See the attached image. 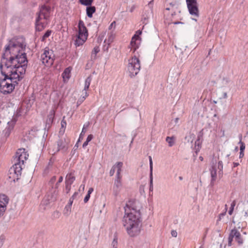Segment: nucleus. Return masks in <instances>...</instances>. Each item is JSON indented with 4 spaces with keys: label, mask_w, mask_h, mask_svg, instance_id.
Masks as SVG:
<instances>
[{
    "label": "nucleus",
    "mask_w": 248,
    "mask_h": 248,
    "mask_svg": "<svg viewBox=\"0 0 248 248\" xmlns=\"http://www.w3.org/2000/svg\"><path fill=\"white\" fill-rule=\"evenodd\" d=\"M148 19V17L146 18L145 17H144L143 18H142V20L143 21V24H147V22H146V20L147 19Z\"/></svg>",
    "instance_id": "52"
},
{
    "label": "nucleus",
    "mask_w": 248,
    "mask_h": 248,
    "mask_svg": "<svg viewBox=\"0 0 248 248\" xmlns=\"http://www.w3.org/2000/svg\"><path fill=\"white\" fill-rule=\"evenodd\" d=\"M51 33V31L50 30H47L45 33L44 34V35L42 36V38L41 39V41L44 42L46 40V39L48 38Z\"/></svg>",
    "instance_id": "30"
},
{
    "label": "nucleus",
    "mask_w": 248,
    "mask_h": 248,
    "mask_svg": "<svg viewBox=\"0 0 248 248\" xmlns=\"http://www.w3.org/2000/svg\"><path fill=\"white\" fill-rule=\"evenodd\" d=\"M233 164H234V167H235L239 165V163H234Z\"/></svg>",
    "instance_id": "61"
},
{
    "label": "nucleus",
    "mask_w": 248,
    "mask_h": 248,
    "mask_svg": "<svg viewBox=\"0 0 248 248\" xmlns=\"http://www.w3.org/2000/svg\"><path fill=\"white\" fill-rule=\"evenodd\" d=\"M83 101H84L85 99H86V97L85 96H84L83 95L81 96L80 97Z\"/></svg>",
    "instance_id": "58"
},
{
    "label": "nucleus",
    "mask_w": 248,
    "mask_h": 248,
    "mask_svg": "<svg viewBox=\"0 0 248 248\" xmlns=\"http://www.w3.org/2000/svg\"><path fill=\"white\" fill-rule=\"evenodd\" d=\"M71 208V207H69V205H67L65 207V209H66L67 210L69 209H70Z\"/></svg>",
    "instance_id": "59"
},
{
    "label": "nucleus",
    "mask_w": 248,
    "mask_h": 248,
    "mask_svg": "<svg viewBox=\"0 0 248 248\" xmlns=\"http://www.w3.org/2000/svg\"><path fill=\"white\" fill-rule=\"evenodd\" d=\"M0 69L1 74L4 76L3 79H0V92L4 94L10 93L18 82L15 77L16 74L12 76L10 74L4 73V69L1 65H0Z\"/></svg>",
    "instance_id": "5"
},
{
    "label": "nucleus",
    "mask_w": 248,
    "mask_h": 248,
    "mask_svg": "<svg viewBox=\"0 0 248 248\" xmlns=\"http://www.w3.org/2000/svg\"><path fill=\"white\" fill-rule=\"evenodd\" d=\"M118 246V242H117V238L116 236H114V238L111 243V248H117Z\"/></svg>",
    "instance_id": "35"
},
{
    "label": "nucleus",
    "mask_w": 248,
    "mask_h": 248,
    "mask_svg": "<svg viewBox=\"0 0 248 248\" xmlns=\"http://www.w3.org/2000/svg\"><path fill=\"white\" fill-rule=\"evenodd\" d=\"M93 187H90L89 190H88V193L86 195L85 197L84 198V202L85 203H86L88 202V201L89 200V199L90 198V195L93 192Z\"/></svg>",
    "instance_id": "27"
},
{
    "label": "nucleus",
    "mask_w": 248,
    "mask_h": 248,
    "mask_svg": "<svg viewBox=\"0 0 248 248\" xmlns=\"http://www.w3.org/2000/svg\"><path fill=\"white\" fill-rule=\"evenodd\" d=\"M116 168H117V163L112 166L111 169L109 171V175L110 176H112L114 175L115 171L116 170Z\"/></svg>",
    "instance_id": "36"
},
{
    "label": "nucleus",
    "mask_w": 248,
    "mask_h": 248,
    "mask_svg": "<svg viewBox=\"0 0 248 248\" xmlns=\"http://www.w3.org/2000/svg\"><path fill=\"white\" fill-rule=\"evenodd\" d=\"M63 180V177L62 176H60L59 178L58 183H61Z\"/></svg>",
    "instance_id": "53"
},
{
    "label": "nucleus",
    "mask_w": 248,
    "mask_h": 248,
    "mask_svg": "<svg viewBox=\"0 0 248 248\" xmlns=\"http://www.w3.org/2000/svg\"><path fill=\"white\" fill-rule=\"evenodd\" d=\"M20 60H17L15 64H11L9 65H4V73L6 74H10L13 76L15 74L16 79L18 81H20L23 77V75L25 74L27 68L28 60L26 54H23Z\"/></svg>",
    "instance_id": "3"
},
{
    "label": "nucleus",
    "mask_w": 248,
    "mask_h": 248,
    "mask_svg": "<svg viewBox=\"0 0 248 248\" xmlns=\"http://www.w3.org/2000/svg\"><path fill=\"white\" fill-rule=\"evenodd\" d=\"M88 36V30L84 22L80 20L78 24V34L76 36L75 45L77 46H82L87 40Z\"/></svg>",
    "instance_id": "6"
},
{
    "label": "nucleus",
    "mask_w": 248,
    "mask_h": 248,
    "mask_svg": "<svg viewBox=\"0 0 248 248\" xmlns=\"http://www.w3.org/2000/svg\"><path fill=\"white\" fill-rule=\"evenodd\" d=\"M71 69L72 68L70 67H68L64 70L62 74L64 81L68 80L70 78Z\"/></svg>",
    "instance_id": "16"
},
{
    "label": "nucleus",
    "mask_w": 248,
    "mask_h": 248,
    "mask_svg": "<svg viewBox=\"0 0 248 248\" xmlns=\"http://www.w3.org/2000/svg\"><path fill=\"white\" fill-rule=\"evenodd\" d=\"M85 132H86V130H85V125H84L83 126V128H82V131L80 134L78 141H79L80 139H82V137H83V135H84Z\"/></svg>",
    "instance_id": "40"
},
{
    "label": "nucleus",
    "mask_w": 248,
    "mask_h": 248,
    "mask_svg": "<svg viewBox=\"0 0 248 248\" xmlns=\"http://www.w3.org/2000/svg\"><path fill=\"white\" fill-rule=\"evenodd\" d=\"M115 24V21H113L110 25V27H111V26H113V25Z\"/></svg>",
    "instance_id": "63"
},
{
    "label": "nucleus",
    "mask_w": 248,
    "mask_h": 248,
    "mask_svg": "<svg viewBox=\"0 0 248 248\" xmlns=\"http://www.w3.org/2000/svg\"><path fill=\"white\" fill-rule=\"evenodd\" d=\"M73 200L74 199H73L72 198H70L69 200V202H68V205H69V207H71L72 205V203L73 202Z\"/></svg>",
    "instance_id": "48"
},
{
    "label": "nucleus",
    "mask_w": 248,
    "mask_h": 248,
    "mask_svg": "<svg viewBox=\"0 0 248 248\" xmlns=\"http://www.w3.org/2000/svg\"><path fill=\"white\" fill-rule=\"evenodd\" d=\"M141 33H142V31L140 30H139L138 31H137L136 32L135 34L132 37V38L140 40V35L141 34Z\"/></svg>",
    "instance_id": "33"
},
{
    "label": "nucleus",
    "mask_w": 248,
    "mask_h": 248,
    "mask_svg": "<svg viewBox=\"0 0 248 248\" xmlns=\"http://www.w3.org/2000/svg\"><path fill=\"white\" fill-rule=\"evenodd\" d=\"M140 40L132 38L130 45L131 46V50H133V52H134L137 48L139 47L140 43L138 42V41H140Z\"/></svg>",
    "instance_id": "17"
},
{
    "label": "nucleus",
    "mask_w": 248,
    "mask_h": 248,
    "mask_svg": "<svg viewBox=\"0 0 248 248\" xmlns=\"http://www.w3.org/2000/svg\"><path fill=\"white\" fill-rule=\"evenodd\" d=\"M233 238L237 242L238 245L243 244V239L240 232L235 228L232 229L229 234L228 237V246H231Z\"/></svg>",
    "instance_id": "11"
},
{
    "label": "nucleus",
    "mask_w": 248,
    "mask_h": 248,
    "mask_svg": "<svg viewBox=\"0 0 248 248\" xmlns=\"http://www.w3.org/2000/svg\"><path fill=\"white\" fill-rule=\"evenodd\" d=\"M26 45L24 38H20L17 40L12 39L9 41L7 46L5 47L0 65H9L14 64L23 56Z\"/></svg>",
    "instance_id": "2"
},
{
    "label": "nucleus",
    "mask_w": 248,
    "mask_h": 248,
    "mask_svg": "<svg viewBox=\"0 0 248 248\" xmlns=\"http://www.w3.org/2000/svg\"><path fill=\"white\" fill-rule=\"evenodd\" d=\"M171 235L173 237H176L177 236V232L175 230H172L171 231Z\"/></svg>",
    "instance_id": "45"
},
{
    "label": "nucleus",
    "mask_w": 248,
    "mask_h": 248,
    "mask_svg": "<svg viewBox=\"0 0 248 248\" xmlns=\"http://www.w3.org/2000/svg\"><path fill=\"white\" fill-rule=\"evenodd\" d=\"M217 168H218V169L219 170V171H218V173H219V174H222L223 173V163L221 161H219L218 162V166H217Z\"/></svg>",
    "instance_id": "31"
},
{
    "label": "nucleus",
    "mask_w": 248,
    "mask_h": 248,
    "mask_svg": "<svg viewBox=\"0 0 248 248\" xmlns=\"http://www.w3.org/2000/svg\"><path fill=\"white\" fill-rule=\"evenodd\" d=\"M16 122V120L15 119H13L11 121L8 123V126L5 128V129L3 131L4 136L6 137H9V135H10L11 131L14 129Z\"/></svg>",
    "instance_id": "14"
},
{
    "label": "nucleus",
    "mask_w": 248,
    "mask_h": 248,
    "mask_svg": "<svg viewBox=\"0 0 248 248\" xmlns=\"http://www.w3.org/2000/svg\"><path fill=\"white\" fill-rule=\"evenodd\" d=\"M123 163L122 162H117L116 168V176L115 180H122V175L121 173L122 171V168L123 167Z\"/></svg>",
    "instance_id": "15"
},
{
    "label": "nucleus",
    "mask_w": 248,
    "mask_h": 248,
    "mask_svg": "<svg viewBox=\"0 0 248 248\" xmlns=\"http://www.w3.org/2000/svg\"><path fill=\"white\" fill-rule=\"evenodd\" d=\"M175 138L173 137H167L166 141L168 143L170 147H172L174 144Z\"/></svg>",
    "instance_id": "26"
},
{
    "label": "nucleus",
    "mask_w": 248,
    "mask_h": 248,
    "mask_svg": "<svg viewBox=\"0 0 248 248\" xmlns=\"http://www.w3.org/2000/svg\"><path fill=\"white\" fill-rule=\"evenodd\" d=\"M149 190L150 191L153 190V173H150V187Z\"/></svg>",
    "instance_id": "32"
},
{
    "label": "nucleus",
    "mask_w": 248,
    "mask_h": 248,
    "mask_svg": "<svg viewBox=\"0 0 248 248\" xmlns=\"http://www.w3.org/2000/svg\"><path fill=\"white\" fill-rule=\"evenodd\" d=\"M187 7L189 14L195 17L200 16L197 0H186Z\"/></svg>",
    "instance_id": "10"
},
{
    "label": "nucleus",
    "mask_w": 248,
    "mask_h": 248,
    "mask_svg": "<svg viewBox=\"0 0 248 248\" xmlns=\"http://www.w3.org/2000/svg\"><path fill=\"white\" fill-rule=\"evenodd\" d=\"M216 180H213V179L211 178L210 185L213 186L214 185V182Z\"/></svg>",
    "instance_id": "54"
},
{
    "label": "nucleus",
    "mask_w": 248,
    "mask_h": 248,
    "mask_svg": "<svg viewBox=\"0 0 248 248\" xmlns=\"http://www.w3.org/2000/svg\"><path fill=\"white\" fill-rule=\"evenodd\" d=\"M84 94L83 95L84 96H85L86 98L89 95L88 93L87 92V91H84Z\"/></svg>",
    "instance_id": "55"
},
{
    "label": "nucleus",
    "mask_w": 248,
    "mask_h": 248,
    "mask_svg": "<svg viewBox=\"0 0 248 248\" xmlns=\"http://www.w3.org/2000/svg\"><path fill=\"white\" fill-rule=\"evenodd\" d=\"M108 42H109V43L112 42V39L110 38L109 39Z\"/></svg>",
    "instance_id": "64"
},
{
    "label": "nucleus",
    "mask_w": 248,
    "mask_h": 248,
    "mask_svg": "<svg viewBox=\"0 0 248 248\" xmlns=\"http://www.w3.org/2000/svg\"><path fill=\"white\" fill-rule=\"evenodd\" d=\"M92 78L91 76L88 77L85 80L84 91H87L90 87Z\"/></svg>",
    "instance_id": "23"
},
{
    "label": "nucleus",
    "mask_w": 248,
    "mask_h": 248,
    "mask_svg": "<svg viewBox=\"0 0 248 248\" xmlns=\"http://www.w3.org/2000/svg\"><path fill=\"white\" fill-rule=\"evenodd\" d=\"M83 101H83L80 98H79L77 102V107L80 105Z\"/></svg>",
    "instance_id": "47"
},
{
    "label": "nucleus",
    "mask_w": 248,
    "mask_h": 248,
    "mask_svg": "<svg viewBox=\"0 0 248 248\" xmlns=\"http://www.w3.org/2000/svg\"><path fill=\"white\" fill-rule=\"evenodd\" d=\"M65 117H63V119L62 120L61 122V127L62 128H65L66 126V122L65 120H64Z\"/></svg>",
    "instance_id": "41"
},
{
    "label": "nucleus",
    "mask_w": 248,
    "mask_h": 248,
    "mask_svg": "<svg viewBox=\"0 0 248 248\" xmlns=\"http://www.w3.org/2000/svg\"><path fill=\"white\" fill-rule=\"evenodd\" d=\"M5 238L3 236H0V248L2 247L4 242Z\"/></svg>",
    "instance_id": "44"
},
{
    "label": "nucleus",
    "mask_w": 248,
    "mask_h": 248,
    "mask_svg": "<svg viewBox=\"0 0 248 248\" xmlns=\"http://www.w3.org/2000/svg\"><path fill=\"white\" fill-rule=\"evenodd\" d=\"M21 151L19 149L16 152L14 158V164L9 170L8 177L14 182L19 179L22 170L21 165L24 164V159H26V153Z\"/></svg>",
    "instance_id": "4"
},
{
    "label": "nucleus",
    "mask_w": 248,
    "mask_h": 248,
    "mask_svg": "<svg viewBox=\"0 0 248 248\" xmlns=\"http://www.w3.org/2000/svg\"><path fill=\"white\" fill-rule=\"evenodd\" d=\"M54 214H56L57 216H59L60 213L58 211H56L54 212Z\"/></svg>",
    "instance_id": "60"
},
{
    "label": "nucleus",
    "mask_w": 248,
    "mask_h": 248,
    "mask_svg": "<svg viewBox=\"0 0 248 248\" xmlns=\"http://www.w3.org/2000/svg\"><path fill=\"white\" fill-rule=\"evenodd\" d=\"M71 185H69L65 183V191L66 193H68L71 189Z\"/></svg>",
    "instance_id": "42"
},
{
    "label": "nucleus",
    "mask_w": 248,
    "mask_h": 248,
    "mask_svg": "<svg viewBox=\"0 0 248 248\" xmlns=\"http://www.w3.org/2000/svg\"><path fill=\"white\" fill-rule=\"evenodd\" d=\"M55 198H53L52 197H50L49 195L46 196L44 199L42 201V202L44 204H48L50 202V201H53L55 200Z\"/></svg>",
    "instance_id": "21"
},
{
    "label": "nucleus",
    "mask_w": 248,
    "mask_h": 248,
    "mask_svg": "<svg viewBox=\"0 0 248 248\" xmlns=\"http://www.w3.org/2000/svg\"><path fill=\"white\" fill-rule=\"evenodd\" d=\"M60 183H58V182L56 183V185H55V189H57L59 186V185H60Z\"/></svg>",
    "instance_id": "56"
},
{
    "label": "nucleus",
    "mask_w": 248,
    "mask_h": 248,
    "mask_svg": "<svg viewBox=\"0 0 248 248\" xmlns=\"http://www.w3.org/2000/svg\"><path fill=\"white\" fill-rule=\"evenodd\" d=\"M235 205V201H233L231 204V207L230 208V210L229 211V214L231 215L233 212L234 207Z\"/></svg>",
    "instance_id": "37"
},
{
    "label": "nucleus",
    "mask_w": 248,
    "mask_h": 248,
    "mask_svg": "<svg viewBox=\"0 0 248 248\" xmlns=\"http://www.w3.org/2000/svg\"><path fill=\"white\" fill-rule=\"evenodd\" d=\"M179 23H182V22H179V21H177V22H175L174 23V24H179Z\"/></svg>",
    "instance_id": "62"
},
{
    "label": "nucleus",
    "mask_w": 248,
    "mask_h": 248,
    "mask_svg": "<svg viewBox=\"0 0 248 248\" xmlns=\"http://www.w3.org/2000/svg\"><path fill=\"white\" fill-rule=\"evenodd\" d=\"M93 136L92 134L88 135V136L87 137V138L86 139V141H87V142H89L93 139Z\"/></svg>",
    "instance_id": "46"
},
{
    "label": "nucleus",
    "mask_w": 248,
    "mask_h": 248,
    "mask_svg": "<svg viewBox=\"0 0 248 248\" xmlns=\"http://www.w3.org/2000/svg\"><path fill=\"white\" fill-rule=\"evenodd\" d=\"M75 180V177L71 173L68 174L65 178V183L72 185Z\"/></svg>",
    "instance_id": "20"
},
{
    "label": "nucleus",
    "mask_w": 248,
    "mask_h": 248,
    "mask_svg": "<svg viewBox=\"0 0 248 248\" xmlns=\"http://www.w3.org/2000/svg\"><path fill=\"white\" fill-rule=\"evenodd\" d=\"M238 143L240 144V151L244 152V150L245 149V144L242 141V136L241 135L240 136V141Z\"/></svg>",
    "instance_id": "34"
},
{
    "label": "nucleus",
    "mask_w": 248,
    "mask_h": 248,
    "mask_svg": "<svg viewBox=\"0 0 248 248\" xmlns=\"http://www.w3.org/2000/svg\"><path fill=\"white\" fill-rule=\"evenodd\" d=\"M227 97V93L225 92L223 93V98H226Z\"/></svg>",
    "instance_id": "57"
},
{
    "label": "nucleus",
    "mask_w": 248,
    "mask_h": 248,
    "mask_svg": "<svg viewBox=\"0 0 248 248\" xmlns=\"http://www.w3.org/2000/svg\"><path fill=\"white\" fill-rule=\"evenodd\" d=\"M88 143L89 142H87V141L86 140L82 145L83 148H85L88 145Z\"/></svg>",
    "instance_id": "51"
},
{
    "label": "nucleus",
    "mask_w": 248,
    "mask_h": 248,
    "mask_svg": "<svg viewBox=\"0 0 248 248\" xmlns=\"http://www.w3.org/2000/svg\"><path fill=\"white\" fill-rule=\"evenodd\" d=\"M56 177L55 176H53L49 181V184L52 186L56 181Z\"/></svg>",
    "instance_id": "43"
},
{
    "label": "nucleus",
    "mask_w": 248,
    "mask_h": 248,
    "mask_svg": "<svg viewBox=\"0 0 248 248\" xmlns=\"http://www.w3.org/2000/svg\"><path fill=\"white\" fill-rule=\"evenodd\" d=\"M135 204L131 201L126 203L123 220L124 226L127 233L131 237L140 233L142 225L140 210L136 208Z\"/></svg>",
    "instance_id": "1"
},
{
    "label": "nucleus",
    "mask_w": 248,
    "mask_h": 248,
    "mask_svg": "<svg viewBox=\"0 0 248 248\" xmlns=\"http://www.w3.org/2000/svg\"><path fill=\"white\" fill-rule=\"evenodd\" d=\"M96 11V8L94 6H88L86 7V14L87 16L91 18L93 17V15L94 13H95Z\"/></svg>",
    "instance_id": "18"
},
{
    "label": "nucleus",
    "mask_w": 248,
    "mask_h": 248,
    "mask_svg": "<svg viewBox=\"0 0 248 248\" xmlns=\"http://www.w3.org/2000/svg\"><path fill=\"white\" fill-rule=\"evenodd\" d=\"M244 151H240V154H239V158H240L243 157V156L244 155Z\"/></svg>",
    "instance_id": "49"
},
{
    "label": "nucleus",
    "mask_w": 248,
    "mask_h": 248,
    "mask_svg": "<svg viewBox=\"0 0 248 248\" xmlns=\"http://www.w3.org/2000/svg\"><path fill=\"white\" fill-rule=\"evenodd\" d=\"M200 137L198 136L197 140L195 142V152L196 154H197L198 152L199 151L201 146V142H200Z\"/></svg>",
    "instance_id": "25"
},
{
    "label": "nucleus",
    "mask_w": 248,
    "mask_h": 248,
    "mask_svg": "<svg viewBox=\"0 0 248 248\" xmlns=\"http://www.w3.org/2000/svg\"><path fill=\"white\" fill-rule=\"evenodd\" d=\"M6 208L4 207V206H3L1 205V204H0V217L1 216H3Z\"/></svg>",
    "instance_id": "39"
},
{
    "label": "nucleus",
    "mask_w": 248,
    "mask_h": 248,
    "mask_svg": "<svg viewBox=\"0 0 248 248\" xmlns=\"http://www.w3.org/2000/svg\"><path fill=\"white\" fill-rule=\"evenodd\" d=\"M127 69L131 78L135 77L140 69V61L136 56L132 57L128 60Z\"/></svg>",
    "instance_id": "8"
},
{
    "label": "nucleus",
    "mask_w": 248,
    "mask_h": 248,
    "mask_svg": "<svg viewBox=\"0 0 248 248\" xmlns=\"http://www.w3.org/2000/svg\"><path fill=\"white\" fill-rule=\"evenodd\" d=\"M50 8L45 5H43L40 8L39 12L37 13V17L36 19V25L41 26L43 28L44 25L46 24V20L49 16Z\"/></svg>",
    "instance_id": "7"
},
{
    "label": "nucleus",
    "mask_w": 248,
    "mask_h": 248,
    "mask_svg": "<svg viewBox=\"0 0 248 248\" xmlns=\"http://www.w3.org/2000/svg\"><path fill=\"white\" fill-rule=\"evenodd\" d=\"M211 178L213 180H216L217 178V169L215 166H212V168L210 170Z\"/></svg>",
    "instance_id": "22"
},
{
    "label": "nucleus",
    "mask_w": 248,
    "mask_h": 248,
    "mask_svg": "<svg viewBox=\"0 0 248 248\" xmlns=\"http://www.w3.org/2000/svg\"><path fill=\"white\" fill-rule=\"evenodd\" d=\"M78 194V192H75L74 193V194L73 195V196H72L71 198H72L73 199H74Z\"/></svg>",
    "instance_id": "50"
},
{
    "label": "nucleus",
    "mask_w": 248,
    "mask_h": 248,
    "mask_svg": "<svg viewBox=\"0 0 248 248\" xmlns=\"http://www.w3.org/2000/svg\"><path fill=\"white\" fill-rule=\"evenodd\" d=\"M55 115V111L54 110H51L49 112V114L48 115V120L49 122L52 123L54 117Z\"/></svg>",
    "instance_id": "29"
},
{
    "label": "nucleus",
    "mask_w": 248,
    "mask_h": 248,
    "mask_svg": "<svg viewBox=\"0 0 248 248\" xmlns=\"http://www.w3.org/2000/svg\"><path fill=\"white\" fill-rule=\"evenodd\" d=\"M41 60L42 63L46 66H51L54 61V55L52 50H49L48 47H46L44 52L41 54Z\"/></svg>",
    "instance_id": "9"
},
{
    "label": "nucleus",
    "mask_w": 248,
    "mask_h": 248,
    "mask_svg": "<svg viewBox=\"0 0 248 248\" xmlns=\"http://www.w3.org/2000/svg\"><path fill=\"white\" fill-rule=\"evenodd\" d=\"M93 0H79V2L84 5L87 6L92 5Z\"/></svg>",
    "instance_id": "28"
},
{
    "label": "nucleus",
    "mask_w": 248,
    "mask_h": 248,
    "mask_svg": "<svg viewBox=\"0 0 248 248\" xmlns=\"http://www.w3.org/2000/svg\"><path fill=\"white\" fill-rule=\"evenodd\" d=\"M70 143V139L68 138H63L59 139L57 142V148L52 152L53 154L57 153L59 151L65 153L67 151L69 148V144Z\"/></svg>",
    "instance_id": "12"
},
{
    "label": "nucleus",
    "mask_w": 248,
    "mask_h": 248,
    "mask_svg": "<svg viewBox=\"0 0 248 248\" xmlns=\"http://www.w3.org/2000/svg\"><path fill=\"white\" fill-rule=\"evenodd\" d=\"M123 185L122 180H115L112 188V193L115 197H117L120 193Z\"/></svg>",
    "instance_id": "13"
},
{
    "label": "nucleus",
    "mask_w": 248,
    "mask_h": 248,
    "mask_svg": "<svg viewBox=\"0 0 248 248\" xmlns=\"http://www.w3.org/2000/svg\"><path fill=\"white\" fill-rule=\"evenodd\" d=\"M9 199L7 196L4 194L0 195V204L6 208L7 204L8 203Z\"/></svg>",
    "instance_id": "19"
},
{
    "label": "nucleus",
    "mask_w": 248,
    "mask_h": 248,
    "mask_svg": "<svg viewBox=\"0 0 248 248\" xmlns=\"http://www.w3.org/2000/svg\"><path fill=\"white\" fill-rule=\"evenodd\" d=\"M99 51H100L99 47L98 46H95L92 52V54H91L92 59H95L96 55Z\"/></svg>",
    "instance_id": "24"
},
{
    "label": "nucleus",
    "mask_w": 248,
    "mask_h": 248,
    "mask_svg": "<svg viewBox=\"0 0 248 248\" xmlns=\"http://www.w3.org/2000/svg\"><path fill=\"white\" fill-rule=\"evenodd\" d=\"M149 164H150V173H153V161L152 157L151 156H149Z\"/></svg>",
    "instance_id": "38"
}]
</instances>
